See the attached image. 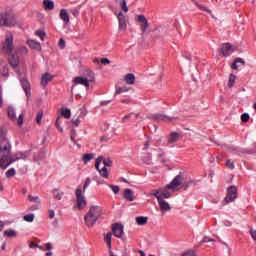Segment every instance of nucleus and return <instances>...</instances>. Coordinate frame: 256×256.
Masks as SVG:
<instances>
[{
    "instance_id": "53",
    "label": "nucleus",
    "mask_w": 256,
    "mask_h": 256,
    "mask_svg": "<svg viewBox=\"0 0 256 256\" xmlns=\"http://www.w3.org/2000/svg\"><path fill=\"white\" fill-rule=\"evenodd\" d=\"M213 241H215L214 239H211V238H209V237H207V236H205L204 238H203V240H202V243H211V242H213Z\"/></svg>"
},
{
    "instance_id": "49",
    "label": "nucleus",
    "mask_w": 256,
    "mask_h": 256,
    "mask_svg": "<svg viewBox=\"0 0 256 256\" xmlns=\"http://www.w3.org/2000/svg\"><path fill=\"white\" fill-rule=\"evenodd\" d=\"M59 119H61V116H58L55 122V126L57 127V129H59V131L61 133H63V128L61 127V125H59Z\"/></svg>"
},
{
    "instance_id": "40",
    "label": "nucleus",
    "mask_w": 256,
    "mask_h": 256,
    "mask_svg": "<svg viewBox=\"0 0 256 256\" xmlns=\"http://www.w3.org/2000/svg\"><path fill=\"white\" fill-rule=\"evenodd\" d=\"M6 177H7V179H11V177H15V168H10L6 172Z\"/></svg>"
},
{
    "instance_id": "10",
    "label": "nucleus",
    "mask_w": 256,
    "mask_h": 256,
    "mask_svg": "<svg viewBox=\"0 0 256 256\" xmlns=\"http://www.w3.org/2000/svg\"><path fill=\"white\" fill-rule=\"evenodd\" d=\"M238 195L239 194L237 193V187L231 186L227 189V195H226L224 201L226 203H233V201H235V199H237Z\"/></svg>"
},
{
    "instance_id": "57",
    "label": "nucleus",
    "mask_w": 256,
    "mask_h": 256,
    "mask_svg": "<svg viewBox=\"0 0 256 256\" xmlns=\"http://www.w3.org/2000/svg\"><path fill=\"white\" fill-rule=\"evenodd\" d=\"M101 63H102L103 65H109V63H111V61H110L108 58H102V59H101Z\"/></svg>"
},
{
    "instance_id": "50",
    "label": "nucleus",
    "mask_w": 256,
    "mask_h": 256,
    "mask_svg": "<svg viewBox=\"0 0 256 256\" xmlns=\"http://www.w3.org/2000/svg\"><path fill=\"white\" fill-rule=\"evenodd\" d=\"M23 119H25V115L20 114L18 117V127H21L23 125Z\"/></svg>"
},
{
    "instance_id": "35",
    "label": "nucleus",
    "mask_w": 256,
    "mask_h": 256,
    "mask_svg": "<svg viewBox=\"0 0 256 256\" xmlns=\"http://www.w3.org/2000/svg\"><path fill=\"white\" fill-rule=\"evenodd\" d=\"M35 35H37V37H39L41 39V41H45V37L47 34L45 33V31L37 30L35 32Z\"/></svg>"
},
{
    "instance_id": "42",
    "label": "nucleus",
    "mask_w": 256,
    "mask_h": 256,
    "mask_svg": "<svg viewBox=\"0 0 256 256\" xmlns=\"http://www.w3.org/2000/svg\"><path fill=\"white\" fill-rule=\"evenodd\" d=\"M109 187H110V189H112V191H113V193H115V195H117V193H119V191L121 189L119 186H115L113 184H110Z\"/></svg>"
},
{
    "instance_id": "24",
    "label": "nucleus",
    "mask_w": 256,
    "mask_h": 256,
    "mask_svg": "<svg viewBox=\"0 0 256 256\" xmlns=\"http://www.w3.org/2000/svg\"><path fill=\"white\" fill-rule=\"evenodd\" d=\"M19 160H20V158L17 154L15 155L14 158L9 156L8 160L6 161L7 162L6 165L5 166L2 165V166H0V168L7 169V167H9V165H11V164L15 163V161H19Z\"/></svg>"
},
{
    "instance_id": "58",
    "label": "nucleus",
    "mask_w": 256,
    "mask_h": 256,
    "mask_svg": "<svg viewBox=\"0 0 256 256\" xmlns=\"http://www.w3.org/2000/svg\"><path fill=\"white\" fill-rule=\"evenodd\" d=\"M72 123L75 125V127H79V123H81V120L77 118L76 120H72Z\"/></svg>"
},
{
    "instance_id": "51",
    "label": "nucleus",
    "mask_w": 256,
    "mask_h": 256,
    "mask_svg": "<svg viewBox=\"0 0 256 256\" xmlns=\"http://www.w3.org/2000/svg\"><path fill=\"white\" fill-rule=\"evenodd\" d=\"M250 235L254 241H256V230L251 228L250 229Z\"/></svg>"
},
{
    "instance_id": "39",
    "label": "nucleus",
    "mask_w": 256,
    "mask_h": 256,
    "mask_svg": "<svg viewBox=\"0 0 256 256\" xmlns=\"http://www.w3.org/2000/svg\"><path fill=\"white\" fill-rule=\"evenodd\" d=\"M34 219H35L34 214H28L24 216V221H27L28 223H33Z\"/></svg>"
},
{
    "instance_id": "22",
    "label": "nucleus",
    "mask_w": 256,
    "mask_h": 256,
    "mask_svg": "<svg viewBox=\"0 0 256 256\" xmlns=\"http://www.w3.org/2000/svg\"><path fill=\"white\" fill-rule=\"evenodd\" d=\"M179 133L177 132H172L170 133V136L168 137V145H171L172 143H177L179 141Z\"/></svg>"
},
{
    "instance_id": "48",
    "label": "nucleus",
    "mask_w": 256,
    "mask_h": 256,
    "mask_svg": "<svg viewBox=\"0 0 256 256\" xmlns=\"http://www.w3.org/2000/svg\"><path fill=\"white\" fill-rule=\"evenodd\" d=\"M91 184V178H87L84 185H83V191L85 192L89 185Z\"/></svg>"
},
{
    "instance_id": "21",
    "label": "nucleus",
    "mask_w": 256,
    "mask_h": 256,
    "mask_svg": "<svg viewBox=\"0 0 256 256\" xmlns=\"http://www.w3.org/2000/svg\"><path fill=\"white\" fill-rule=\"evenodd\" d=\"M27 45H29L31 49H35V51H41V43L35 40H27Z\"/></svg>"
},
{
    "instance_id": "20",
    "label": "nucleus",
    "mask_w": 256,
    "mask_h": 256,
    "mask_svg": "<svg viewBox=\"0 0 256 256\" xmlns=\"http://www.w3.org/2000/svg\"><path fill=\"white\" fill-rule=\"evenodd\" d=\"M43 7L45 11H53L55 9V2L53 0H43Z\"/></svg>"
},
{
    "instance_id": "15",
    "label": "nucleus",
    "mask_w": 256,
    "mask_h": 256,
    "mask_svg": "<svg viewBox=\"0 0 256 256\" xmlns=\"http://www.w3.org/2000/svg\"><path fill=\"white\" fill-rule=\"evenodd\" d=\"M158 205L160 207L162 215H165L167 211H171V205H169L168 202L163 200L162 198H158Z\"/></svg>"
},
{
    "instance_id": "19",
    "label": "nucleus",
    "mask_w": 256,
    "mask_h": 256,
    "mask_svg": "<svg viewBox=\"0 0 256 256\" xmlns=\"http://www.w3.org/2000/svg\"><path fill=\"white\" fill-rule=\"evenodd\" d=\"M154 119L156 121H164V123H171L172 121H175V118L169 117L165 114H155Z\"/></svg>"
},
{
    "instance_id": "61",
    "label": "nucleus",
    "mask_w": 256,
    "mask_h": 256,
    "mask_svg": "<svg viewBox=\"0 0 256 256\" xmlns=\"http://www.w3.org/2000/svg\"><path fill=\"white\" fill-rule=\"evenodd\" d=\"M46 249H47L48 251H51V250L53 249V244L47 243V244H46Z\"/></svg>"
},
{
    "instance_id": "43",
    "label": "nucleus",
    "mask_w": 256,
    "mask_h": 256,
    "mask_svg": "<svg viewBox=\"0 0 256 256\" xmlns=\"http://www.w3.org/2000/svg\"><path fill=\"white\" fill-rule=\"evenodd\" d=\"M181 256H197V253L195 252V250H188Z\"/></svg>"
},
{
    "instance_id": "11",
    "label": "nucleus",
    "mask_w": 256,
    "mask_h": 256,
    "mask_svg": "<svg viewBox=\"0 0 256 256\" xmlns=\"http://www.w3.org/2000/svg\"><path fill=\"white\" fill-rule=\"evenodd\" d=\"M8 63L12 67V69H15V71L18 73V75H21V70L17 67H19V56L16 54H11L10 57L8 58Z\"/></svg>"
},
{
    "instance_id": "30",
    "label": "nucleus",
    "mask_w": 256,
    "mask_h": 256,
    "mask_svg": "<svg viewBox=\"0 0 256 256\" xmlns=\"http://www.w3.org/2000/svg\"><path fill=\"white\" fill-rule=\"evenodd\" d=\"M237 79V76H235V74H230L229 76V81H228V87H233V85H235V81Z\"/></svg>"
},
{
    "instance_id": "29",
    "label": "nucleus",
    "mask_w": 256,
    "mask_h": 256,
    "mask_svg": "<svg viewBox=\"0 0 256 256\" xmlns=\"http://www.w3.org/2000/svg\"><path fill=\"white\" fill-rule=\"evenodd\" d=\"M61 115L64 116L65 119H70L71 118V110L69 108L62 109Z\"/></svg>"
},
{
    "instance_id": "1",
    "label": "nucleus",
    "mask_w": 256,
    "mask_h": 256,
    "mask_svg": "<svg viewBox=\"0 0 256 256\" xmlns=\"http://www.w3.org/2000/svg\"><path fill=\"white\" fill-rule=\"evenodd\" d=\"M184 176L183 173L178 174L170 184L166 186V188H160V197L161 199H169L171 197V192L170 191H179V189H187L189 185L183 182Z\"/></svg>"
},
{
    "instance_id": "45",
    "label": "nucleus",
    "mask_w": 256,
    "mask_h": 256,
    "mask_svg": "<svg viewBox=\"0 0 256 256\" xmlns=\"http://www.w3.org/2000/svg\"><path fill=\"white\" fill-rule=\"evenodd\" d=\"M41 119H43V111H40L36 115V123H41Z\"/></svg>"
},
{
    "instance_id": "62",
    "label": "nucleus",
    "mask_w": 256,
    "mask_h": 256,
    "mask_svg": "<svg viewBox=\"0 0 256 256\" xmlns=\"http://www.w3.org/2000/svg\"><path fill=\"white\" fill-rule=\"evenodd\" d=\"M111 103V101H102L101 103H100V105H102V106H105V105H109Z\"/></svg>"
},
{
    "instance_id": "5",
    "label": "nucleus",
    "mask_w": 256,
    "mask_h": 256,
    "mask_svg": "<svg viewBox=\"0 0 256 256\" xmlns=\"http://www.w3.org/2000/svg\"><path fill=\"white\" fill-rule=\"evenodd\" d=\"M17 25V18L11 12L0 13V27H15Z\"/></svg>"
},
{
    "instance_id": "13",
    "label": "nucleus",
    "mask_w": 256,
    "mask_h": 256,
    "mask_svg": "<svg viewBox=\"0 0 256 256\" xmlns=\"http://www.w3.org/2000/svg\"><path fill=\"white\" fill-rule=\"evenodd\" d=\"M135 19L136 21H139L142 33H145V31L149 29V21L145 18V15H137Z\"/></svg>"
},
{
    "instance_id": "60",
    "label": "nucleus",
    "mask_w": 256,
    "mask_h": 256,
    "mask_svg": "<svg viewBox=\"0 0 256 256\" xmlns=\"http://www.w3.org/2000/svg\"><path fill=\"white\" fill-rule=\"evenodd\" d=\"M29 247H30L31 249H33V247H39V244H37V243H35V242H30Z\"/></svg>"
},
{
    "instance_id": "52",
    "label": "nucleus",
    "mask_w": 256,
    "mask_h": 256,
    "mask_svg": "<svg viewBox=\"0 0 256 256\" xmlns=\"http://www.w3.org/2000/svg\"><path fill=\"white\" fill-rule=\"evenodd\" d=\"M60 49H65V40L61 38L58 43Z\"/></svg>"
},
{
    "instance_id": "33",
    "label": "nucleus",
    "mask_w": 256,
    "mask_h": 256,
    "mask_svg": "<svg viewBox=\"0 0 256 256\" xmlns=\"http://www.w3.org/2000/svg\"><path fill=\"white\" fill-rule=\"evenodd\" d=\"M8 117L12 120L17 118V115L15 114V109H13L12 107L8 108Z\"/></svg>"
},
{
    "instance_id": "55",
    "label": "nucleus",
    "mask_w": 256,
    "mask_h": 256,
    "mask_svg": "<svg viewBox=\"0 0 256 256\" xmlns=\"http://www.w3.org/2000/svg\"><path fill=\"white\" fill-rule=\"evenodd\" d=\"M129 201H135V194L131 190H129Z\"/></svg>"
},
{
    "instance_id": "23",
    "label": "nucleus",
    "mask_w": 256,
    "mask_h": 256,
    "mask_svg": "<svg viewBox=\"0 0 256 256\" xmlns=\"http://www.w3.org/2000/svg\"><path fill=\"white\" fill-rule=\"evenodd\" d=\"M243 66H245V62L243 61V59L236 58L231 67H232V69L237 70V69H239V67H243Z\"/></svg>"
},
{
    "instance_id": "27",
    "label": "nucleus",
    "mask_w": 256,
    "mask_h": 256,
    "mask_svg": "<svg viewBox=\"0 0 256 256\" xmlns=\"http://www.w3.org/2000/svg\"><path fill=\"white\" fill-rule=\"evenodd\" d=\"M147 221H148V218L145 216L136 217L137 225H140V226L147 225Z\"/></svg>"
},
{
    "instance_id": "56",
    "label": "nucleus",
    "mask_w": 256,
    "mask_h": 256,
    "mask_svg": "<svg viewBox=\"0 0 256 256\" xmlns=\"http://www.w3.org/2000/svg\"><path fill=\"white\" fill-rule=\"evenodd\" d=\"M27 157H29V153H20L19 154V159H27Z\"/></svg>"
},
{
    "instance_id": "47",
    "label": "nucleus",
    "mask_w": 256,
    "mask_h": 256,
    "mask_svg": "<svg viewBox=\"0 0 256 256\" xmlns=\"http://www.w3.org/2000/svg\"><path fill=\"white\" fill-rule=\"evenodd\" d=\"M111 237H113V234L111 232L107 233L106 235H104V240L106 243L111 242Z\"/></svg>"
},
{
    "instance_id": "28",
    "label": "nucleus",
    "mask_w": 256,
    "mask_h": 256,
    "mask_svg": "<svg viewBox=\"0 0 256 256\" xmlns=\"http://www.w3.org/2000/svg\"><path fill=\"white\" fill-rule=\"evenodd\" d=\"M4 237H8L9 239L17 237V232L15 230H6L4 231Z\"/></svg>"
},
{
    "instance_id": "18",
    "label": "nucleus",
    "mask_w": 256,
    "mask_h": 256,
    "mask_svg": "<svg viewBox=\"0 0 256 256\" xmlns=\"http://www.w3.org/2000/svg\"><path fill=\"white\" fill-rule=\"evenodd\" d=\"M235 51L233 49V46H231L229 43L223 44L221 48V53L224 57H229Z\"/></svg>"
},
{
    "instance_id": "31",
    "label": "nucleus",
    "mask_w": 256,
    "mask_h": 256,
    "mask_svg": "<svg viewBox=\"0 0 256 256\" xmlns=\"http://www.w3.org/2000/svg\"><path fill=\"white\" fill-rule=\"evenodd\" d=\"M150 195L156 197L157 201H159V199H161V189L151 190Z\"/></svg>"
},
{
    "instance_id": "8",
    "label": "nucleus",
    "mask_w": 256,
    "mask_h": 256,
    "mask_svg": "<svg viewBox=\"0 0 256 256\" xmlns=\"http://www.w3.org/2000/svg\"><path fill=\"white\" fill-rule=\"evenodd\" d=\"M76 203L78 209H85L87 207V200H85V196L83 195V190L77 188L76 189Z\"/></svg>"
},
{
    "instance_id": "7",
    "label": "nucleus",
    "mask_w": 256,
    "mask_h": 256,
    "mask_svg": "<svg viewBox=\"0 0 256 256\" xmlns=\"http://www.w3.org/2000/svg\"><path fill=\"white\" fill-rule=\"evenodd\" d=\"M89 78H85V77H81V76H77L74 78V83L75 85H84V87L89 88V81L92 82L95 79V76L93 74V72H90L88 74Z\"/></svg>"
},
{
    "instance_id": "37",
    "label": "nucleus",
    "mask_w": 256,
    "mask_h": 256,
    "mask_svg": "<svg viewBox=\"0 0 256 256\" xmlns=\"http://www.w3.org/2000/svg\"><path fill=\"white\" fill-rule=\"evenodd\" d=\"M120 8L122 9V11H124V13H127V11H129V7H127V1L121 0Z\"/></svg>"
},
{
    "instance_id": "3",
    "label": "nucleus",
    "mask_w": 256,
    "mask_h": 256,
    "mask_svg": "<svg viewBox=\"0 0 256 256\" xmlns=\"http://www.w3.org/2000/svg\"><path fill=\"white\" fill-rule=\"evenodd\" d=\"M113 166V160L107 158L105 159L103 156H99L96 159L95 168L97 171H99V174L101 177H104V179H107L109 177V171L107 170V167Z\"/></svg>"
},
{
    "instance_id": "4",
    "label": "nucleus",
    "mask_w": 256,
    "mask_h": 256,
    "mask_svg": "<svg viewBox=\"0 0 256 256\" xmlns=\"http://www.w3.org/2000/svg\"><path fill=\"white\" fill-rule=\"evenodd\" d=\"M11 142L9 139L0 142V167H3V163H7L9 157H11Z\"/></svg>"
},
{
    "instance_id": "32",
    "label": "nucleus",
    "mask_w": 256,
    "mask_h": 256,
    "mask_svg": "<svg viewBox=\"0 0 256 256\" xmlns=\"http://www.w3.org/2000/svg\"><path fill=\"white\" fill-rule=\"evenodd\" d=\"M194 5L200 9V11H206V13H211V10L201 4H199L197 1H194Z\"/></svg>"
},
{
    "instance_id": "17",
    "label": "nucleus",
    "mask_w": 256,
    "mask_h": 256,
    "mask_svg": "<svg viewBox=\"0 0 256 256\" xmlns=\"http://www.w3.org/2000/svg\"><path fill=\"white\" fill-rule=\"evenodd\" d=\"M51 81H53V75L49 74V72H46L42 75L40 83L42 87H47Z\"/></svg>"
},
{
    "instance_id": "14",
    "label": "nucleus",
    "mask_w": 256,
    "mask_h": 256,
    "mask_svg": "<svg viewBox=\"0 0 256 256\" xmlns=\"http://www.w3.org/2000/svg\"><path fill=\"white\" fill-rule=\"evenodd\" d=\"M20 83L22 88L24 89V93H26V97H31V83L28 82L27 78H21Z\"/></svg>"
},
{
    "instance_id": "16",
    "label": "nucleus",
    "mask_w": 256,
    "mask_h": 256,
    "mask_svg": "<svg viewBox=\"0 0 256 256\" xmlns=\"http://www.w3.org/2000/svg\"><path fill=\"white\" fill-rule=\"evenodd\" d=\"M112 233L114 237H121L123 235V226L120 223H115L112 225Z\"/></svg>"
},
{
    "instance_id": "26",
    "label": "nucleus",
    "mask_w": 256,
    "mask_h": 256,
    "mask_svg": "<svg viewBox=\"0 0 256 256\" xmlns=\"http://www.w3.org/2000/svg\"><path fill=\"white\" fill-rule=\"evenodd\" d=\"M95 159V154L93 153H89V154H84L82 161L84 162L85 165H87V163H89V161Z\"/></svg>"
},
{
    "instance_id": "25",
    "label": "nucleus",
    "mask_w": 256,
    "mask_h": 256,
    "mask_svg": "<svg viewBox=\"0 0 256 256\" xmlns=\"http://www.w3.org/2000/svg\"><path fill=\"white\" fill-rule=\"evenodd\" d=\"M60 19L66 24L69 23V13L65 9L60 10Z\"/></svg>"
},
{
    "instance_id": "63",
    "label": "nucleus",
    "mask_w": 256,
    "mask_h": 256,
    "mask_svg": "<svg viewBox=\"0 0 256 256\" xmlns=\"http://www.w3.org/2000/svg\"><path fill=\"white\" fill-rule=\"evenodd\" d=\"M21 53H27V47L23 46L20 48Z\"/></svg>"
},
{
    "instance_id": "38",
    "label": "nucleus",
    "mask_w": 256,
    "mask_h": 256,
    "mask_svg": "<svg viewBox=\"0 0 256 256\" xmlns=\"http://www.w3.org/2000/svg\"><path fill=\"white\" fill-rule=\"evenodd\" d=\"M137 84V78L135 77V74H129V85H136Z\"/></svg>"
},
{
    "instance_id": "12",
    "label": "nucleus",
    "mask_w": 256,
    "mask_h": 256,
    "mask_svg": "<svg viewBox=\"0 0 256 256\" xmlns=\"http://www.w3.org/2000/svg\"><path fill=\"white\" fill-rule=\"evenodd\" d=\"M117 18H118V23H119V31H127V16L123 15V12H119L118 14L116 13Z\"/></svg>"
},
{
    "instance_id": "59",
    "label": "nucleus",
    "mask_w": 256,
    "mask_h": 256,
    "mask_svg": "<svg viewBox=\"0 0 256 256\" xmlns=\"http://www.w3.org/2000/svg\"><path fill=\"white\" fill-rule=\"evenodd\" d=\"M48 213H49V219H53V217H55V211L49 210Z\"/></svg>"
},
{
    "instance_id": "46",
    "label": "nucleus",
    "mask_w": 256,
    "mask_h": 256,
    "mask_svg": "<svg viewBox=\"0 0 256 256\" xmlns=\"http://www.w3.org/2000/svg\"><path fill=\"white\" fill-rule=\"evenodd\" d=\"M249 117H250L249 114L244 113V114L241 115V121L243 123H247V121H249Z\"/></svg>"
},
{
    "instance_id": "64",
    "label": "nucleus",
    "mask_w": 256,
    "mask_h": 256,
    "mask_svg": "<svg viewBox=\"0 0 256 256\" xmlns=\"http://www.w3.org/2000/svg\"><path fill=\"white\" fill-rule=\"evenodd\" d=\"M100 141H105V142H107V137H106V136H102V137L100 138Z\"/></svg>"
},
{
    "instance_id": "44",
    "label": "nucleus",
    "mask_w": 256,
    "mask_h": 256,
    "mask_svg": "<svg viewBox=\"0 0 256 256\" xmlns=\"http://www.w3.org/2000/svg\"><path fill=\"white\" fill-rule=\"evenodd\" d=\"M226 167L228 169H235V163H233V161H231V160H227L226 161Z\"/></svg>"
},
{
    "instance_id": "6",
    "label": "nucleus",
    "mask_w": 256,
    "mask_h": 256,
    "mask_svg": "<svg viewBox=\"0 0 256 256\" xmlns=\"http://www.w3.org/2000/svg\"><path fill=\"white\" fill-rule=\"evenodd\" d=\"M126 85H129V74H126L124 76V79L120 80L117 84H116V91L114 93V97H117V95H121V93H127V91H129V87H127Z\"/></svg>"
},
{
    "instance_id": "54",
    "label": "nucleus",
    "mask_w": 256,
    "mask_h": 256,
    "mask_svg": "<svg viewBox=\"0 0 256 256\" xmlns=\"http://www.w3.org/2000/svg\"><path fill=\"white\" fill-rule=\"evenodd\" d=\"M124 198L126 201H129V189L128 188L124 190Z\"/></svg>"
},
{
    "instance_id": "34",
    "label": "nucleus",
    "mask_w": 256,
    "mask_h": 256,
    "mask_svg": "<svg viewBox=\"0 0 256 256\" xmlns=\"http://www.w3.org/2000/svg\"><path fill=\"white\" fill-rule=\"evenodd\" d=\"M28 201H30V203H41L39 196H33V195H28Z\"/></svg>"
},
{
    "instance_id": "36",
    "label": "nucleus",
    "mask_w": 256,
    "mask_h": 256,
    "mask_svg": "<svg viewBox=\"0 0 256 256\" xmlns=\"http://www.w3.org/2000/svg\"><path fill=\"white\" fill-rule=\"evenodd\" d=\"M53 197L57 199V201H61V197H63V192H59V190H53Z\"/></svg>"
},
{
    "instance_id": "2",
    "label": "nucleus",
    "mask_w": 256,
    "mask_h": 256,
    "mask_svg": "<svg viewBox=\"0 0 256 256\" xmlns=\"http://www.w3.org/2000/svg\"><path fill=\"white\" fill-rule=\"evenodd\" d=\"M103 215V210L99 206H91L87 214L84 216V222L86 227H93L97 220Z\"/></svg>"
},
{
    "instance_id": "9",
    "label": "nucleus",
    "mask_w": 256,
    "mask_h": 256,
    "mask_svg": "<svg viewBox=\"0 0 256 256\" xmlns=\"http://www.w3.org/2000/svg\"><path fill=\"white\" fill-rule=\"evenodd\" d=\"M2 49L7 53V55H11V53H13V50L15 49V46L13 45V34H10V36L5 39Z\"/></svg>"
},
{
    "instance_id": "41",
    "label": "nucleus",
    "mask_w": 256,
    "mask_h": 256,
    "mask_svg": "<svg viewBox=\"0 0 256 256\" xmlns=\"http://www.w3.org/2000/svg\"><path fill=\"white\" fill-rule=\"evenodd\" d=\"M7 141V133L3 131V128H0V143Z\"/></svg>"
}]
</instances>
